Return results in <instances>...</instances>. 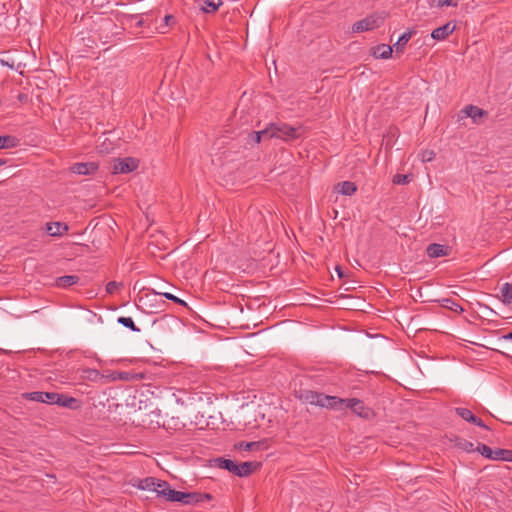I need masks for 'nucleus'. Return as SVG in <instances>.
<instances>
[{
	"label": "nucleus",
	"mask_w": 512,
	"mask_h": 512,
	"mask_svg": "<svg viewBox=\"0 0 512 512\" xmlns=\"http://www.w3.org/2000/svg\"><path fill=\"white\" fill-rule=\"evenodd\" d=\"M68 225L61 222H50L46 224V232L50 236H62L68 231Z\"/></svg>",
	"instance_id": "nucleus-15"
},
{
	"label": "nucleus",
	"mask_w": 512,
	"mask_h": 512,
	"mask_svg": "<svg viewBox=\"0 0 512 512\" xmlns=\"http://www.w3.org/2000/svg\"><path fill=\"white\" fill-rule=\"evenodd\" d=\"M221 4V0H204L202 10L206 13H212L217 11Z\"/></svg>",
	"instance_id": "nucleus-27"
},
{
	"label": "nucleus",
	"mask_w": 512,
	"mask_h": 512,
	"mask_svg": "<svg viewBox=\"0 0 512 512\" xmlns=\"http://www.w3.org/2000/svg\"><path fill=\"white\" fill-rule=\"evenodd\" d=\"M123 284L116 281H110L106 285V292L108 294H114Z\"/></svg>",
	"instance_id": "nucleus-33"
},
{
	"label": "nucleus",
	"mask_w": 512,
	"mask_h": 512,
	"mask_svg": "<svg viewBox=\"0 0 512 512\" xmlns=\"http://www.w3.org/2000/svg\"><path fill=\"white\" fill-rule=\"evenodd\" d=\"M171 19H173V16H171V15L165 16L166 23L170 22Z\"/></svg>",
	"instance_id": "nucleus-39"
},
{
	"label": "nucleus",
	"mask_w": 512,
	"mask_h": 512,
	"mask_svg": "<svg viewBox=\"0 0 512 512\" xmlns=\"http://www.w3.org/2000/svg\"><path fill=\"white\" fill-rule=\"evenodd\" d=\"M260 467V463L258 462H242L238 463V469L236 471V476L238 477H247L251 475L254 471H256Z\"/></svg>",
	"instance_id": "nucleus-14"
},
{
	"label": "nucleus",
	"mask_w": 512,
	"mask_h": 512,
	"mask_svg": "<svg viewBox=\"0 0 512 512\" xmlns=\"http://www.w3.org/2000/svg\"><path fill=\"white\" fill-rule=\"evenodd\" d=\"M118 323L123 325L124 327L132 330L133 332H140V328H138L133 319L131 317H124V316H121L118 318Z\"/></svg>",
	"instance_id": "nucleus-29"
},
{
	"label": "nucleus",
	"mask_w": 512,
	"mask_h": 512,
	"mask_svg": "<svg viewBox=\"0 0 512 512\" xmlns=\"http://www.w3.org/2000/svg\"><path fill=\"white\" fill-rule=\"evenodd\" d=\"M99 168L98 163L96 162H86V163H74L70 166V172L78 175H92L97 172Z\"/></svg>",
	"instance_id": "nucleus-9"
},
{
	"label": "nucleus",
	"mask_w": 512,
	"mask_h": 512,
	"mask_svg": "<svg viewBox=\"0 0 512 512\" xmlns=\"http://www.w3.org/2000/svg\"><path fill=\"white\" fill-rule=\"evenodd\" d=\"M155 491L158 496L164 497L166 500L169 501V492L168 491H174V489L171 488L170 484L167 481H163L160 479H157V483L155 486Z\"/></svg>",
	"instance_id": "nucleus-18"
},
{
	"label": "nucleus",
	"mask_w": 512,
	"mask_h": 512,
	"mask_svg": "<svg viewBox=\"0 0 512 512\" xmlns=\"http://www.w3.org/2000/svg\"><path fill=\"white\" fill-rule=\"evenodd\" d=\"M443 307L457 313H462L464 311L463 307L452 299H443Z\"/></svg>",
	"instance_id": "nucleus-30"
},
{
	"label": "nucleus",
	"mask_w": 512,
	"mask_h": 512,
	"mask_svg": "<svg viewBox=\"0 0 512 512\" xmlns=\"http://www.w3.org/2000/svg\"><path fill=\"white\" fill-rule=\"evenodd\" d=\"M412 35V31H406L399 37V39L393 46L395 48L396 53H402L404 51V48L408 41L412 38Z\"/></svg>",
	"instance_id": "nucleus-21"
},
{
	"label": "nucleus",
	"mask_w": 512,
	"mask_h": 512,
	"mask_svg": "<svg viewBox=\"0 0 512 512\" xmlns=\"http://www.w3.org/2000/svg\"><path fill=\"white\" fill-rule=\"evenodd\" d=\"M218 463V467L221 469H225L229 471L230 473L236 475V471L238 469V463L236 461L230 460V459H224V458H218L216 460Z\"/></svg>",
	"instance_id": "nucleus-19"
},
{
	"label": "nucleus",
	"mask_w": 512,
	"mask_h": 512,
	"mask_svg": "<svg viewBox=\"0 0 512 512\" xmlns=\"http://www.w3.org/2000/svg\"><path fill=\"white\" fill-rule=\"evenodd\" d=\"M269 138H279L284 141H293L301 137L302 128L293 127L286 123L271 124L268 127Z\"/></svg>",
	"instance_id": "nucleus-2"
},
{
	"label": "nucleus",
	"mask_w": 512,
	"mask_h": 512,
	"mask_svg": "<svg viewBox=\"0 0 512 512\" xmlns=\"http://www.w3.org/2000/svg\"><path fill=\"white\" fill-rule=\"evenodd\" d=\"M463 112L466 114V116L472 118L474 121H476L478 117H482L483 115L486 114V112L483 109L474 105H467L463 109Z\"/></svg>",
	"instance_id": "nucleus-23"
},
{
	"label": "nucleus",
	"mask_w": 512,
	"mask_h": 512,
	"mask_svg": "<svg viewBox=\"0 0 512 512\" xmlns=\"http://www.w3.org/2000/svg\"><path fill=\"white\" fill-rule=\"evenodd\" d=\"M503 339H505V340H512V332H510V333H508V334L504 335V336H503Z\"/></svg>",
	"instance_id": "nucleus-37"
},
{
	"label": "nucleus",
	"mask_w": 512,
	"mask_h": 512,
	"mask_svg": "<svg viewBox=\"0 0 512 512\" xmlns=\"http://www.w3.org/2000/svg\"><path fill=\"white\" fill-rule=\"evenodd\" d=\"M455 30V25H452L450 22L444 24L443 26H440L436 29H434L431 33V37L435 40H444L446 39L450 34H452Z\"/></svg>",
	"instance_id": "nucleus-12"
},
{
	"label": "nucleus",
	"mask_w": 512,
	"mask_h": 512,
	"mask_svg": "<svg viewBox=\"0 0 512 512\" xmlns=\"http://www.w3.org/2000/svg\"><path fill=\"white\" fill-rule=\"evenodd\" d=\"M79 282V277L77 275H65L56 278L55 285L58 288H68L73 286Z\"/></svg>",
	"instance_id": "nucleus-16"
},
{
	"label": "nucleus",
	"mask_w": 512,
	"mask_h": 512,
	"mask_svg": "<svg viewBox=\"0 0 512 512\" xmlns=\"http://www.w3.org/2000/svg\"><path fill=\"white\" fill-rule=\"evenodd\" d=\"M476 450L487 459L512 462V450L510 449H492L486 444L478 443Z\"/></svg>",
	"instance_id": "nucleus-5"
},
{
	"label": "nucleus",
	"mask_w": 512,
	"mask_h": 512,
	"mask_svg": "<svg viewBox=\"0 0 512 512\" xmlns=\"http://www.w3.org/2000/svg\"><path fill=\"white\" fill-rule=\"evenodd\" d=\"M23 397L27 400L41 402V403H48V404H53L54 402H57V400L60 399L58 396V393L41 392V391L24 393Z\"/></svg>",
	"instance_id": "nucleus-8"
},
{
	"label": "nucleus",
	"mask_w": 512,
	"mask_h": 512,
	"mask_svg": "<svg viewBox=\"0 0 512 512\" xmlns=\"http://www.w3.org/2000/svg\"><path fill=\"white\" fill-rule=\"evenodd\" d=\"M502 302L504 304H512V284L504 283L500 289Z\"/></svg>",
	"instance_id": "nucleus-25"
},
{
	"label": "nucleus",
	"mask_w": 512,
	"mask_h": 512,
	"mask_svg": "<svg viewBox=\"0 0 512 512\" xmlns=\"http://www.w3.org/2000/svg\"><path fill=\"white\" fill-rule=\"evenodd\" d=\"M337 402V409L336 410H342L344 408L351 409L356 415H358L361 418L369 419L373 416V410L369 407H367L363 401L357 399V398H340Z\"/></svg>",
	"instance_id": "nucleus-4"
},
{
	"label": "nucleus",
	"mask_w": 512,
	"mask_h": 512,
	"mask_svg": "<svg viewBox=\"0 0 512 512\" xmlns=\"http://www.w3.org/2000/svg\"><path fill=\"white\" fill-rule=\"evenodd\" d=\"M158 294H159V295L164 296L166 299L171 300V301H173V302H175V303H177V304H179V305L187 306V303H186L184 300H182V299H180V298L176 297V296H175V295H173L172 293H168V292H158Z\"/></svg>",
	"instance_id": "nucleus-32"
},
{
	"label": "nucleus",
	"mask_w": 512,
	"mask_h": 512,
	"mask_svg": "<svg viewBox=\"0 0 512 512\" xmlns=\"http://www.w3.org/2000/svg\"><path fill=\"white\" fill-rule=\"evenodd\" d=\"M298 397L303 403L329 409H337V402H340L337 396H330L312 390H302Z\"/></svg>",
	"instance_id": "nucleus-1"
},
{
	"label": "nucleus",
	"mask_w": 512,
	"mask_h": 512,
	"mask_svg": "<svg viewBox=\"0 0 512 512\" xmlns=\"http://www.w3.org/2000/svg\"><path fill=\"white\" fill-rule=\"evenodd\" d=\"M449 251V246L438 243L429 244L426 248V253L430 258L447 256L449 254Z\"/></svg>",
	"instance_id": "nucleus-11"
},
{
	"label": "nucleus",
	"mask_w": 512,
	"mask_h": 512,
	"mask_svg": "<svg viewBox=\"0 0 512 512\" xmlns=\"http://www.w3.org/2000/svg\"><path fill=\"white\" fill-rule=\"evenodd\" d=\"M384 21V17L376 14L368 15L367 17L355 22L352 25L353 33H361L365 31L373 30L379 27Z\"/></svg>",
	"instance_id": "nucleus-6"
},
{
	"label": "nucleus",
	"mask_w": 512,
	"mask_h": 512,
	"mask_svg": "<svg viewBox=\"0 0 512 512\" xmlns=\"http://www.w3.org/2000/svg\"><path fill=\"white\" fill-rule=\"evenodd\" d=\"M409 182V176L403 174H396L393 177L394 184H407Z\"/></svg>",
	"instance_id": "nucleus-34"
},
{
	"label": "nucleus",
	"mask_w": 512,
	"mask_h": 512,
	"mask_svg": "<svg viewBox=\"0 0 512 512\" xmlns=\"http://www.w3.org/2000/svg\"><path fill=\"white\" fill-rule=\"evenodd\" d=\"M338 187L340 188L339 192L342 195H347V196L353 195L357 190L356 184L351 181H344L342 183H339Z\"/></svg>",
	"instance_id": "nucleus-24"
},
{
	"label": "nucleus",
	"mask_w": 512,
	"mask_h": 512,
	"mask_svg": "<svg viewBox=\"0 0 512 512\" xmlns=\"http://www.w3.org/2000/svg\"><path fill=\"white\" fill-rule=\"evenodd\" d=\"M455 412L456 414L461 417L463 420L469 422V423H472L478 427H481V428H484V429H489L487 425H485V423L477 416H475L473 414V412L471 410H469L468 408H463V407H457L455 409Z\"/></svg>",
	"instance_id": "nucleus-10"
},
{
	"label": "nucleus",
	"mask_w": 512,
	"mask_h": 512,
	"mask_svg": "<svg viewBox=\"0 0 512 512\" xmlns=\"http://www.w3.org/2000/svg\"><path fill=\"white\" fill-rule=\"evenodd\" d=\"M139 166V161L132 157L117 158L113 161V173L125 174L136 170Z\"/></svg>",
	"instance_id": "nucleus-7"
},
{
	"label": "nucleus",
	"mask_w": 512,
	"mask_h": 512,
	"mask_svg": "<svg viewBox=\"0 0 512 512\" xmlns=\"http://www.w3.org/2000/svg\"><path fill=\"white\" fill-rule=\"evenodd\" d=\"M169 501L181 502L185 505L198 504L204 501L212 500V495L209 493L201 492H181V491H168Z\"/></svg>",
	"instance_id": "nucleus-3"
},
{
	"label": "nucleus",
	"mask_w": 512,
	"mask_h": 512,
	"mask_svg": "<svg viewBox=\"0 0 512 512\" xmlns=\"http://www.w3.org/2000/svg\"><path fill=\"white\" fill-rule=\"evenodd\" d=\"M157 483V479L154 477H146L142 480H140L138 484V488L142 490H149V491H155V486Z\"/></svg>",
	"instance_id": "nucleus-26"
},
{
	"label": "nucleus",
	"mask_w": 512,
	"mask_h": 512,
	"mask_svg": "<svg viewBox=\"0 0 512 512\" xmlns=\"http://www.w3.org/2000/svg\"><path fill=\"white\" fill-rule=\"evenodd\" d=\"M464 449L468 452L470 451H474V448H473V443L471 442H466L465 445H464Z\"/></svg>",
	"instance_id": "nucleus-36"
},
{
	"label": "nucleus",
	"mask_w": 512,
	"mask_h": 512,
	"mask_svg": "<svg viewBox=\"0 0 512 512\" xmlns=\"http://www.w3.org/2000/svg\"><path fill=\"white\" fill-rule=\"evenodd\" d=\"M58 396H59V400H57V402H54L53 404H57L59 406H62V407H67V408H77L78 407V400L74 397H70V396H66V395H63V394H59L58 393Z\"/></svg>",
	"instance_id": "nucleus-20"
},
{
	"label": "nucleus",
	"mask_w": 512,
	"mask_h": 512,
	"mask_svg": "<svg viewBox=\"0 0 512 512\" xmlns=\"http://www.w3.org/2000/svg\"><path fill=\"white\" fill-rule=\"evenodd\" d=\"M263 138L270 139L268 127L261 131H254V132L248 133L247 142L250 144H258L261 142V140Z\"/></svg>",
	"instance_id": "nucleus-17"
},
{
	"label": "nucleus",
	"mask_w": 512,
	"mask_h": 512,
	"mask_svg": "<svg viewBox=\"0 0 512 512\" xmlns=\"http://www.w3.org/2000/svg\"><path fill=\"white\" fill-rule=\"evenodd\" d=\"M5 164H6V160L0 158V166L5 165Z\"/></svg>",
	"instance_id": "nucleus-40"
},
{
	"label": "nucleus",
	"mask_w": 512,
	"mask_h": 512,
	"mask_svg": "<svg viewBox=\"0 0 512 512\" xmlns=\"http://www.w3.org/2000/svg\"><path fill=\"white\" fill-rule=\"evenodd\" d=\"M17 145V140L15 137L10 135L1 136L0 135V149L5 148H13Z\"/></svg>",
	"instance_id": "nucleus-28"
},
{
	"label": "nucleus",
	"mask_w": 512,
	"mask_h": 512,
	"mask_svg": "<svg viewBox=\"0 0 512 512\" xmlns=\"http://www.w3.org/2000/svg\"><path fill=\"white\" fill-rule=\"evenodd\" d=\"M458 4L459 0H430L429 2L430 7H435L441 10L449 7L456 8Z\"/></svg>",
	"instance_id": "nucleus-22"
},
{
	"label": "nucleus",
	"mask_w": 512,
	"mask_h": 512,
	"mask_svg": "<svg viewBox=\"0 0 512 512\" xmlns=\"http://www.w3.org/2000/svg\"><path fill=\"white\" fill-rule=\"evenodd\" d=\"M392 53L393 47L387 44H379L371 49V54L376 59H389Z\"/></svg>",
	"instance_id": "nucleus-13"
},
{
	"label": "nucleus",
	"mask_w": 512,
	"mask_h": 512,
	"mask_svg": "<svg viewBox=\"0 0 512 512\" xmlns=\"http://www.w3.org/2000/svg\"><path fill=\"white\" fill-rule=\"evenodd\" d=\"M436 154L433 150H425L422 153V161L423 162H430L435 158Z\"/></svg>",
	"instance_id": "nucleus-35"
},
{
	"label": "nucleus",
	"mask_w": 512,
	"mask_h": 512,
	"mask_svg": "<svg viewBox=\"0 0 512 512\" xmlns=\"http://www.w3.org/2000/svg\"><path fill=\"white\" fill-rule=\"evenodd\" d=\"M336 271H337V273H338L339 277H342V276H343V273H342V270H341V268H340V267H338V266H337V267H336Z\"/></svg>",
	"instance_id": "nucleus-38"
},
{
	"label": "nucleus",
	"mask_w": 512,
	"mask_h": 512,
	"mask_svg": "<svg viewBox=\"0 0 512 512\" xmlns=\"http://www.w3.org/2000/svg\"><path fill=\"white\" fill-rule=\"evenodd\" d=\"M120 378H121V379H127V377H125V375H123L122 373H121V375H120Z\"/></svg>",
	"instance_id": "nucleus-41"
},
{
	"label": "nucleus",
	"mask_w": 512,
	"mask_h": 512,
	"mask_svg": "<svg viewBox=\"0 0 512 512\" xmlns=\"http://www.w3.org/2000/svg\"><path fill=\"white\" fill-rule=\"evenodd\" d=\"M260 446L259 442H240L236 447L240 450L251 451Z\"/></svg>",
	"instance_id": "nucleus-31"
}]
</instances>
